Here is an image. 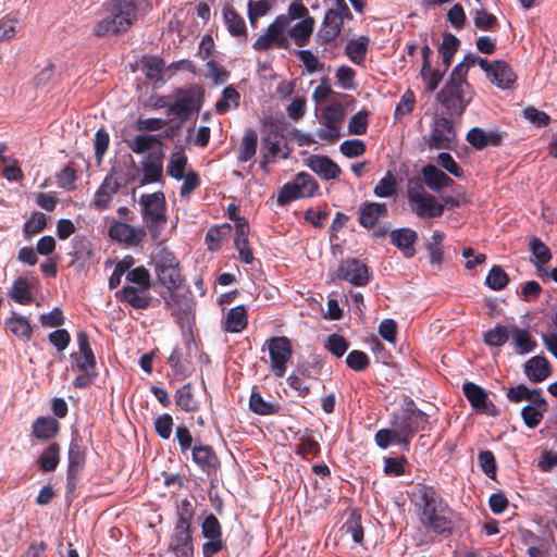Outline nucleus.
<instances>
[{"label":"nucleus","mask_w":557,"mask_h":557,"mask_svg":"<svg viewBox=\"0 0 557 557\" xmlns=\"http://www.w3.org/2000/svg\"><path fill=\"white\" fill-rule=\"evenodd\" d=\"M345 119V109L341 102H332L326 106L322 112V120L324 125H333L341 128Z\"/></svg>","instance_id":"5fc2aeb1"},{"label":"nucleus","mask_w":557,"mask_h":557,"mask_svg":"<svg viewBox=\"0 0 557 557\" xmlns=\"http://www.w3.org/2000/svg\"><path fill=\"white\" fill-rule=\"evenodd\" d=\"M486 78L499 89H511L518 77L509 63L504 60H494L492 71Z\"/></svg>","instance_id":"412c9836"},{"label":"nucleus","mask_w":557,"mask_h":557,"mask_svg":"<svg viewBox=\"0 0 557 557\" xmlns=\"http://www.w3.org/2000/svg\"><path fill=\"white\" fill-rule=\"evenodd\" d=\"M388 214V209L384 202H364L358 209V222L366 230H372L376 226L381 218Z\"/></svg>","instance_id":"5701e85b"},{"label":"nucleus","mask_w":557,"mask_h":557,"mask_svg":"<svg viewBox=\"0 0 557 557\" xmlns=\"http://www.w3.org/2000/svg\"><path fill=\"white\" fill-rule=\"evenodd\" d=\"M416 97L412 90L408 89L404 92L400 101L396 106L394 117L396 121H400L405 115L411 113L414 109Z\"/></svg>","instance_id":"774afa93"},{"label":"nucleus","mask_w":557,"mask_h":557,"mask_svg":"<svg viewBox=\"0 0 557 557\" xmlns=\"http://www.w3.org/2000/svg\"><path fill=\"white\" fill-rule=\"evenodd\" d=\"M473 96L474 90L468 79L450 73L443 88L437 92L436 100L449 115L461 116Z\"/></svg>","instance_id":"39448f33"},{"label":"nucleus","mask_w":557,"mask_h":557,"mask_svg":"<svg viewBox=\"0 0 557 557\" xmlns=\"http://www.w3.org/2000/svg\"><path fill=\"white\" fill-rule=\"evenodd\" d=\"M347 16L341 15L337 11L327 10L320 29L317 34V42L329 46L341 35L344 20Z\"/></svg>","instance_id":"a211bd4d"},{"label":"nucleus","mask_w":557,"mask_h":557,"mask_svg":"<svg viewBox=\"0 0 557 557\" xmlns=\"http://www.w3.org/2000/svg\"><path fill=\"white\" fill-rule=\"evenodd\" d=\"M191 456L193 461L210 480L213 481L216 479L221 462L216 453L210 445H194Z\"/></svg>","instance_id":"f3484780"},{"label":"nucleus","mask_w":557,"mask_h":557,"mask_svg":"<svg viewBox=\"0 0 557 557\" xmlns=\"http://www.w3.org/2000/svg\"><path fill=\"white\" fill-rule=\"evenodd\" d=\"M125 280L129 284L115 293L116 299L137 310L148 309L153 300L149 292L153 286L149 271L144 265L137 267L126 273Z\"/></svg>","instance_id":"20e7f679"},{"label":"nucleus","mask_w":557,"mask_h":557,"mask_svg":"<svg viewBox=\"0 0 557 557\" xmlns=\"http://www.w3.org/2000/svg\"><path fill=\"white\" fill-rule=\"evenodd\" d=\"M524 373L532 383H541L552 373L549 361L543 356H534L524 363Z\"/></svg>","instance_id":"2f4dec72"},{"label":"nucleus","mask_w":557,"mask_h":557,"mask_svg":"<svg viewBox=\"0 0 557 557\" xmlns=\"http://www.w3.org/2000/svg\"><path fill=\"white\" fill-rule=\"evenodd\" d=\"M249 408L252 412L260 416L275 414L281 410L280 404L265 401L258 392L251 393L249 398Z\"/></svg>","instance_id":"de8ad7c7"},{"label":"nucleus","mask_w":557,"mask_h":557,"mask_svg":"<svg viewBox=\"0 0 557 557\" xmlns=\"http://www.w3.org/2000/svg\"><path fill=\"white\" fill-rule=\"evenodd\" d=\"M158 282L168 290L178 289L183 283L180 262L175 255L166 248H161L152 258Z\"/></svg>","instance_id":"0eeeda50"},{"label":"nucleus","mask_w":557,"mask_h":557,"mask_svg":"<svg viewBox=\"0 0 557 557\" xmlns=\"http://www.w3.org/2000/svg\"><path fill=\"white\" fill-rule=\"evenodd\" d=\"M541 395H543L541 388H529L524 384H519L515 387H510L506 393L508 400L515 404L521 403L523 400H528L531 403L532 400H534V398Z\"/></svg>","instance_id":"8fccbe9b"},{"label":"nucleus","mask_w":557,"mask_h":557,"mask_svg":"<svg viewBox=\"0 0 557 557\" xmlns=\"http://www.w3.org/2000/svg\"><path fill=\"white\" fill-rule=\"evenodd\" d=\"M143 219L153 240H158L166 224V201L162 191L144 194L140 197Z\"/></svg>","instance_id":"423d86ee"},{"label":"nucleus","mask_w":557,"mask_h":557,"mask_svg":"<svg viewBox=\"0 0 557 557\" xmlns=\"http://www.w3.org/2000/svg\"><path fill=\"white\" fill-rule=\"evenodd\" d=\"M9 295L20 305H29L33 301L30 285L25 277H18L13 282Z\"/></svg>","instance_id":"09e8293b"},{"label":"nucleus","mask_w":557,"mask_h":557,"mask_svg":"<svg viewBox=\"0 0 557 557\" xmlns=\"http://www.w3.org/2000/svg\"><path fill=\"white\" fill-rule=\"evenodd\" d=\"M240 94L232 85L226 86L222 91V97L215 103V111L224 114L230 111L231 104L234 108L239 107Z\"/></svg>","instance_id":"603ef678"},{"label":"nucleus","mask_w":557,"mask_h":557,"mask_svg":"<svg viewBox=\"0 0 557 557\" xmlns=\"http://www.w3.org/2000/svg\"><path fill=\"white\" fill-rule=\"evenodd\" d=\"M370 38L368 36H360L357 39H351L345 47V53L357 65H362L366 61Z\"/></svg>","instance_id":"ea45409f"},{"label":"nucleus","mask_w":557,"mask_h":557,"mask_svg":"<svg viewBox=\"0 0 557 557\" xmlns=\"http://www.w3.org/2000/svg\"><path fill=\"white\" fill-rule=\"evenodd\" d=\"M478 460L482 472L494 480L496 478L497 465L492 450H481L478 455Z\"/></svg>","instance_id":"338daca9"},{"label":"nucleus","mask_w":557,"mask_h":557,"mask_svg":"<svg viewBox=\"0 0 557 557\" xmlns=\"http://www.w3.org/2000/svg\"><path fill=\"white\" fill-rule=\"evenodd\" d=\"M391 243L396 246L406 258L416 255L414 244L418 239L417 232L409 227L393 230L389 233Z\"/></svg>","instance_id":"cd10ccee"},{"label":"nucleus","mask_w":557,"mask_h":557,"mask_svg":"<svg viewBox=\"0 0 557 557\" xmlns=\"http://www.w3.org/2000/svg\"><path fill=\"white\" fill-rule=\"evenodd\" d=\"M77 344L79 348V356L72 354L71 357L75 359L78 370H95L96 357L89 343V336L85 331H79L76 334Z\"/></svg>","instance_id":"a878e982"},{"label":"nucleus","mask_w":557,"mask_h":557,"mask_svg":"<svg viewBox=\"0 0 557 557\" xmlns=\"http://www.w3.org/2000/svg\"><path fill=\"white\" fill-rule=\"evenodd\" d=\"M165 307L171 310L177 320L187 318L194 310V299L190 292L180 293L177 289L168 290V295H161Z\"/></svg>","instance_id":"6ab92c4d"},{"label":"nucleus","mask_w":557,"mask_h":557,"mask_svg":"<svg viewBox=\"0 0 557 557\" xmlns=\"http://www.w3.org/2000/svg\"><path fill=\"white\" fill-rule=\"evenodd\" d=\"M318 182L307 172H299L292 182L282 186L277 194V203L284 207L294 200L314 196Z\"/></svg>","instance_id":"9d476101"},{"label":"nucleus","mask_w":557,"mask_h":557,"mask_svg":"<svg viewBox=\"0 0 557 557\" xmlns=\"http://www.w3.org/2000/svg\"><path fill=\"white\" fill-rule=\"evenodd\" d=\"M264 346L269 350L271 372L276 377H283L293 356L292 341L286 336H273L265 341Z\"/></svg>","instance_id":"9b49d317"},{"label":"nucleus","mask_w":557,"mask_h":557,"mask_svg":"<svg viewBox=\"0 0 557 557\" xmlns=\"http://www.w3.org/2000/svg\"><path fill=\"white\" fill-rule=\"evenodd\" d=\"M58 186L65 190L75 189V182L77 180V170L74 162H70L61 171L55 174Z\"/></svg>","instance_id":"13d9d810"},{"label":"nucleus","mask_w":557,"mask_h":557,"mask_svg":"<svg viewBox=\"0 0 557 557\" xmlns=\"http://www.w3.org/2000/svg\"><path fill=\"white\" fill-rule=\"evenodd\" d=\"M222 13L228 33L234 37H243L246 41L248 33L244 17L231 4H225Z\"/></svg>","instance_id":"473e14b6"},{"label":"nucleus","mask_w":557,"mask_h":557,"mask_svg":"<svg viewBox=\"0 0 557 557\" xmlns=\"http://www.w3.org/2000/svg\"><path fill=\"white\" fill-rule=\"evenodd\" d=\"M308 166L325 181L335 180L342 173L337 163L326 156H311L308 159Z\"/></svg>","instance_id":"c85d7f7f"},{"label":"nucleus","mask_w":557,"mask_h":557,"mask_svg":"<svg viewBox=\"0 0 557 557\" xmlns=\"http://www.w3.org/2000/svg\"><path fill=\"white\" fill-rule=\"evenodd\" d=\"M314 18L312 16H306L305 18L297 22L288 32L290 38L298 47H305L312 35L314 28Z\"/></svg>","instance_id":"4c0bfd02"},{"label":"nucleus","mask_w":557,"mask_h":557,"mask_svg":"<svg viewBox=\"0 0 557 557\" xmlns=\"http://www.w3.org/2000/svg\"><path fill=\"white\" fill-rule=\"evenodd\" d=\"M109 236L129 246H138L146 236L144 228H136L127 223L114 221L109 227Z\"/></svg>","instance_id":"4be33fe9"},{"label":"nucleus","mask_w":557,"mask_h":557,"mask_svg":"<svg viewBox=\"0 0 557 557\" xmlns=\"http://www.w3.org/2000/svg\"><path fill=\"white\" fill-rule=\"evenodd\" d=\"M529 249L534 257L531 261L534 264L539 276L543 277L542 271H544L545 264H547L553 257L550 249L541 238L535 236L531 238Z\"/></svg>","instance_id":"c9c22d12"},{"label":"nucleus","mask_w":557,"mask_h":557,"mask_svg":"<svg viewBox=\"0 0 557 557\" xmlns=\"http://www.w3.org/2000/svg\"><path fill=\"white\" fill-rule=\"evenodd\" d=\"M188 159L183 150L180 148L176 151H173L170 156L169 163L166 166V174L174 180H182L184 177L185 168L187 165Z\"/></svg>","instance_id":"a18cd8bd"},{"label":"nucleus","mask_w":557,"mask_h":557,"mask_svg":"<svg viewBox=\"0 0 557 557\" xmlns=\"http://www.w3.org/2000/svg\"><path fill=\"white\" fill-rule=\"evenodd\" d=\"M391 426L399 437V445L403 450L409 451L411 440L414 437L419 430H424L423 425L419 424L417 419L405 409L401 413L394 414L391 421Z\"/></svg>","instance_id":"2eb2a0df"},{"label":"nucleus","mask_w":557,"mask_h":557,"mask_svg":"<svg viewBox=\"0 0 557 557\" xmlns=\"http://www.w3.org/2000/svg\"><path fill=\"white\" fill-rule=\"evenodd\" d=\"M290 150L286 141H261L259 165L264 173H269V164L274 163L276 158L287 159Z\"/></svg>","instance_id":"b1692460"},{"label":"nucleus","mask_w":557,"mask_h":557,"mask_svg":"<svg viewBox=\"0 0 557 557\" xmlns=\"http://www.w3.org/2000/svg\"><path fill=\"white\" fill-rule=\"evenodd\" d=\"M295 453L302 458L308 456L318 457L321 453V446L318 441L304 434L299 436V444L296 446Z\"/></svg>","instance_id":"bf43d9fd"},{"label":"nucleus","mask_w":557,"mask_h":557,"mask_svg":"<svg viewBox=\"0 0 557 557\" xmlns=\"http://www.w3.org/2000/svg\"><path fill=\"white\" fill-rule=\"evenodd\" d=\"M175 405L178 409L186 412H196L199 409V403L193 393L191 383H186L175 392Z\"/></svg>","instance_id":"79ce46f5"},{"label":"nucleus","mask_w":557,"mask_h":557,"mask_svg":"<svg viewBox=\"0 0 557 557\" xmlns=\"http://www.w3.org/2000/svg\"><path fill=\"white\" fill-rule=\"evenodd\" d=\"M373 191L375 196L381 198H387L396 194L397 181L391 171H387L385 176L379 181Z\"/></svg>","instance_id":"052dcab7"},{"label":"nucleus","mask_w":557,"mask_h":557,"mask_svg":"<svg viewBox=\"0 0 557 557\" xmlns=\"http://www.w3.org/2000/svg\"><path fill=\"white\" fill-rule=\"evenodd\" d=\"M137 13L136 0H106L91 33L98 38L123 35L137 21Z\"/></svg>","instance_id":"f03ea898"},{"label":"nucleus","mask_w":557,"mask_h":557,"mask_svg":"<svg viewBox=\"0 0 557 557\" xmlns=\"http://www.w3.org/2000/svg\"><path fill=\"white\" fill-rule=\"evenodd\" d=\"M60 453V444L58 442H50L37 458L39 470L44 473L54 471L61 460Z\"/></svg>","instance_id":"f704fd0d"},{"label":"nucleus","mask_w":557,"mask_h":557,"mask_svg":"<svg viewBox=\"0 0 557 557\" xmlns=\"http://www.w3.org/2000/svg\"><path fill=\"white\" fill-rule=\"evenodd\" d=\"M343 530L351 536L355 543H362L364 531L361 524V515L358 512V510L351 511L350 516L343 524Z\"/></svg>","instance_id":"864d4df0"},{"label":"nucleus","mask_w":557,"mask_h":557,"mask_svg":"<svg viewBox=\"0 0 557 557\" xmlns=\"http://www.w3.org/2000/svg\"><path fill=\"white\" fill-rule=\"evenodd\" d=\"M290 24L288 15H278L267 28L265 34L261 35L252 45L256 51H265L271 48L287 49L289 41L285 35V29Z\"/></svg>","instance_id":"f8f14e48"},{"label":"nucleus","mask_w":557,"mask_h":557,"mask_svg":"<svg viewBox=\"0 0 557 557\" xmlns=\"http://www.w3.org/2000/svg\"><path fill=\"white\" fill-rule=\"evenodd\" d=\"M61 429L60 422L52 417L40 416L30 426V435L39 442H48L54 438Z\"/></svg>","instance_id":"393cba45"},{"label":"nucleus","mask_w":557,"mask_h":557,"mask_svg":"<svg viewBox=\"0 0 557 557\" xmlns=\"http://www.w3.org/2000/svg\"><path fill=\"white\" fill-rule=\"evenodd\" d=\"M258 147V135L257 132L252 128H247L245 131L244 137L242 139L237 160L239 162H246L251 160L257 151Z\"/></svg>","instance_id":"37998d69"},{"label":"nucleus","mask_w":557,"mask_h":557,"mask_svg":"<svg viewBox=\"0 0 557 557\" xmlns=\"http://www.w3.org/2000/svg\"><path fill=\"white\" fill-rule=\"evenodd\" d=\"M195 508L184 498L176 506V521L169 537L168 550L174 557H194L193 522Z\"/></svg>","instance_id":"7ed1b4c3"},{"label":"nucleus","mask_w":557,"mask_h":557,"mask_svg":"<svg viewBox=\"0 0 557 557\" xmlns=\"http://www.w3.org/2000/svg\"><path fill=\"white\" fill-rule=\"evenodd\" d=\"M121 185L119 182L113 180L111 175L107 176L92 199V206L98 210H106L109 208L112 197L119 193Z\"/></svg>","instance_id":"7c9ffc66"},{"label":"nucleus","mask_w":557,"mask_h":557,"mask_svg":"<svg viewBox=\"0 0 557 557\" xmlns=\"http://www.w3.org/2000/svg\"><path fill=\"white\" fill-rule=\"evenodd\" d=\"M547 410L548 403L543 395L534 398V400H532L530 405H527L521 409V418L523 420V423L529 429L537 428L541 424L544 414Z\"/></svg>","instance_id":"bb28decb"},{"label":"nucleus","mask_w":557,"mask_h":557,"mask_svg":"<svg viewBox=\"0 0 557 557\" xmlns=\"http://www.w3.org/2000/svg\"><path fill=\"white\" fill-rule=\"evenodd\" d=\"M247 311L244 306L232 308L225 319L223 330L231 333H239L247 327Z\"/></svg>","instance_id":"a19ab883"},{"label":"nucleus","mask_w":557,"mask_h":557,"mask_svg":"<svg viewBox=\"0 0 557 557\" xmlns=\"http://www.w3.org/2000/svg\"><path fill=\"white\" fill-rule=\"evenodd\" d=\"M462 392L471 407L480 412L492 417L498 416L499 411L494 403L488 398L487 392L473 382H466L462 385Z\"/></svg>","instance_id":"dca6fc26"},{"label":"nucleus","mask_w":557,"mask_h":557,"mask_svg":"<svg viewBox=\"0 0 557 557\" xmlns=\"http://www.w3.org/2000/svg\"><path fill=\"white\" fill-rule=\"evenodd\" d=\"M336 277L354 286H366L370 282V270L361 260L347 258L341 261L336 271Z\"/></svg>","instance_id":"4468645a"},{"label":"nucleus","mask_w":557,"mask_h":557,"mask_svg":"<svg viewBox=\"0 0 557 557\" xmlns=\"http://www.w3.org/2000/svg\"><path fill=\"white\" fill-rule=\"evenodd\" d=\"M457 139L454 122L446 116L435 115L432 122L428 145L431 149L449 150Z\"/></svg>","instance_id":"ddd939ff"},{"label":"nucleus","mask_w":557,"mask_h":557,"mask_svg":"<svg viewBox=\"0 0 557 557\" xmlns=\"http://www.w3.org/2000/svg\"><path fill=\"white\" fill-rule=\"evenodd\" d=\"M231 230L228 224L221 226L214 225L210 227L206 234L205 242L208 250L215 251L221 247V240L225 236L226 232Z\"/></svg>","instance_id":"680f3d73"},{"label":"nucleus","mask_w":557,"mask_h":557,"mask_svg":"<svg viewBox=\"0 0 557 557\" xmlns=\"http://www.w3.org/2000/svg\"><path fill=\"white\" fill-rule=\"evenodd\" d=\"M8 330L23 341H29L33 335V327L29 321L22 315H13L5 321Z\"/></svg>","instance_id":"49530a36"},{"label":"nucleus","mask_w":557,"mask_h":557,"mask_svg":"<svg viewBox=\"0 0 557 557\" xmlns=\"http://www.w3.org/2000/svg\"><path fill=\"white\" fill-rule=\"evenodd\" d=\"M421 173L425 185L432 190L440 191L454 184L448 175L433 164L423 166Z\"/></svg>","instance_id":"72a5a7b5"},{"label":"nucleus","mask_w":557,"mask_h":557,"mask_svg":"<svg viewBox=\"0 0 557 557\" xmlns=\"http://www.w3.org/2000/svg\"><path fill=\"white\" fill-rule=\"evenodd\" d=\"M86 463V446L76 433L72 436L67 450V469L72 472H82Z\"/></svg>","instance_id":"c756f323"},{"label":"nucleus","mask_w":557,"mask_h":557,"mask_svg":"<svg viewBox=\"0 0 557 557\" xmlns=\"http://www.w3.org/2000/svg\"><path fill=\"white\" fill-rule=\"evenodd\" d=\"M160 135L138 134L131 139H125L127 147L136 154L145 153L156 146H163Z\"/></svg>","instance_id":"58836bf2"},{"label":"nucleus","mask_w":557,"mask_h":557,"mask_svg":"<svg viewBox=\"0 0 557 557\" xmlns=\"http://www.w3.org/2000/svg\"><path fill=\"white\" fill-rule=\"evenodd\" d=\"M511 330L508 326L496 324L494 329L483 334V341L487 346L500 347L508 342Z\"/></svg>","instance_id":"3c124183"},{"label":"nucleus","mask_w":557,"mask_h":557,"mask_svg":"<svg viewBox=\"0 0 557 557\" xmlns=\"http://www.w3.org/2000/svg\"><path fill=\"white\" fill-rule=\"evenodd\" d=\"M521 543L528 546L527 554L529 557H546L555 544V537L549 534L547 537H541L529 529H519Z\"/></svg>","instance_id":"aec40b11"},{"label":"nucleus","mask_w":557,"mask_h":557,"mask_svg":"<svg viewBox=\"0 0 557 557\" xmlns=\"http://www.w3.org/2000/svg\"><path fill=\"white\" fill-rule=\"evenodd\" d=\"M162 163L147 161L143 163L141 185L160 182L162 178Z\"/></svg>","instance_id":"69168bd1"},{"label":"nucleus","mask_w":557,"mask_h":557,"mask_svg":"<svg viewBox=\"0 0 557 557\" xmlns=\"http://www.w3.org/2000/svg\"><path fill=\"white\" fill-rule=\"evenodd\" d=\"M413 496L421 524L435 534H450L453 510L438 491L432 485L418 483Z\"/></svg>","instance_id":"f257e3e1"},{"label":"nucleus","mask_w":557,"mask_h":557,"mask_svg":"<svg viewBox=\"0 0 557 557\" xmlns=\"http://www.w3.org/2000/svg\"><path fill=\"white\" fill-rule=\"evenodd\" d=\"M509 283V277L500 265H493L485 278V284L493 290H502Z\"/></svg>","instance_id":"4d7b16f0"},{"label":"nucleus","mask_w":557,"mask_h":557,"mask_svg":"<svg viewBox=\"0 0 557 557\" xmlns=\"http://www.w3.org/2000/svg\"><path fill=\"white\" fill-rule=\"evenodd\" d=\"M512 344L517 354L523 355L531 352L536 347V342L532 338L529 331L518 326L511 327Z\"/></svg>","instance_id":"c03bdc74"},{"label":"nucleus","mask_w":557,"mask_h":557,"mask_svg":"<svg viewBox=\"0 0 557 557\" xmlns=\"http://www.w3.org/2000/svg\"><path fill=\"white\" fill-rule=\"evenodd\" d=\"M408 201L411 210L421 219L440 218L444 213V206L436 197L428 194L420 182H410Z\"/></svg>","instance_id":"1a4fd4ad"},{"label":"nucleus","mask_w":557,"mask_h":557,"mask_svg":"<svg viewBox=\"0 0 557 557\" xmlns=\"http://www.w3.org/2000/svg\"><path fill=\"white\" fill-rule=\"evenodd\" d=\"M461 41L451 33H444L443 40L437 47L438 57L444 65V72L451 65L456 52L459 50Z\"/></svg>","instance_id":"e433bc0d"},{"label":"nucleus","mask_w":557,"mask_h":557,"mask_svg":"<svg viewBox=\"0 0 557 557\" xmlns=\"http://www.w3.org/2000/svg\"><path fill=\"white\" fill-rule=\"evenodd\" d=\"M201 534L206 540L223 539V529L219 519L210 513L201 523Z\"/></svg>","instance_id":"6e6d98bb"},{"label":"nucleus","mask_w":557,"mask_h":557,"mask_svg":"<svg viewBox=\"0 0 557 557\" xmlns=\"http://www.w3.org/2000/svg\"><path fill=\"white\" fill-rule=\"evenodd\" d=\"M324 347L336 358H341L348 350L349 343L342 335L334 333L327 336Z\"/></svg>","instance_id":"0e129e2a"},{"label":"nucleus","mask_w":557,"mask_h":557,"mask_svg":"<svg viewBox=\"0 0 557 557\" xmlns=\"http://www.w3.org/2000/svg\"><path fill=\"white\" fill-rule=\"evenodd\" d=\"M174 102L168 108V115H175L181 122H186L194 113H198L202 107L203 90L197 85L187 88H177L174 94Z\"/></svg>","instance_id":"6e6552de"},{"label":"nucleus","mask_w":557,"mask_h":557,"mask_svg":"<svg viewBox=\"0 0 557 557\" xmlns=\"http://www.w3.org/2000/svg\"><path fill=\"white\" fill-rule=\"evenodd\" d=\"M286 141L284 135V126L272 120L263 123V132L261 141Z\"/></svg>","instance_id":"e2e57ef3"}]
</instances>
